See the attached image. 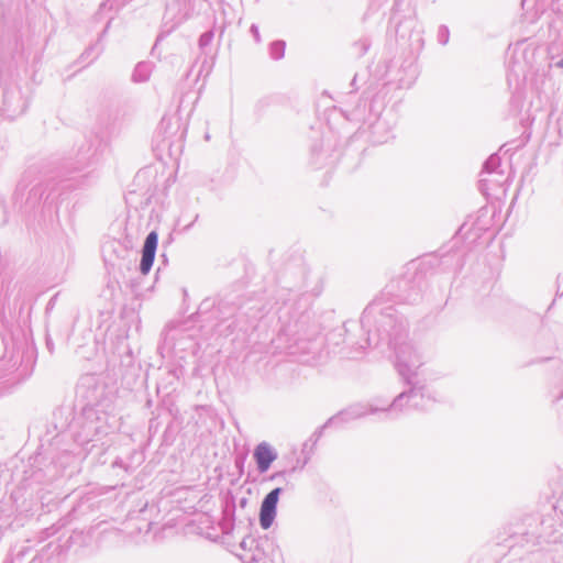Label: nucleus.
Masks as SVG:
<instances>
[{"mask_svg":"<svg viewBox=\"0 0 563 563\" xmlns=\"http://www.w3.org/2000/svg\"><path fill=\"white\" fill-rule=\"evenodd\" d=\"M205 2H209V0H203Z\"/></svg>","mask_w":563,"mask_h":563,"instance_id":"36","label":"nucleus"},{"mask_svg":"<svg viewBox=\"0 0 563 563\" xmlns=\"http://www.w3.org/2000/svg\"><path fill=\"white\" fill-rule=\"evenodd\" d=\"M368 49V44L366 41H363L362 42V49H361V54H364L366 53V51Z\"/></svg>","mask_w":563,"mask_h":563,"instance_id":"29","label":"nucleus"},{"mask_svg":"<svg viewBox=\"0 0 563 563\" xmlns=\"http://www.w3.org/2000/svg\"><path fill=\"white\" fill-rule=\"evenodd\" d=\"M286 43L282 40L274 41L269 44V55L273 59H282L285 55Z\"/></svg>","mask_w":563,"mask_h":563,"instance_id":"17","label":"nucleus"},{"mask_svg":"<svg viewBox=\"0 0 563 563\" xmlns=\"http://www.w3.org/2000/svg\"><path fill=\"white\" fill-rule=\"evenodd\" d=\"M250 32L252 33L255 42L260 43L261 42V35H260L258 26L256 24H252L251 27H250Z\"/></svg>","mask_w":563,"mask_h":563,"instance_id":"21","label":"nucleus"},{"mask_svg":"<svg viewBox=\"0 0 563 563\" xmlns=\"http://www.w3.org/2000/svg\"><path fill=\"white\" fill-rule=\"evenodd\" d=\"M366 103L358 104L346 115L351 121L367 124L374 143L383 144L393 137V130L396 124V115L391 110L385 112L374 111V104H369L368 113L365 114Z\"/></svg>","mask_w":563,"mask_h":563,"instance_id":"4","label":"nucleus"},{"mask_svg":"<svg viewBox=\"0 0 563 563\" xmlns=\"http://www.w3.org/2000/svg\"><path fill=\"white\" fill-rule=\"evenodd\" d=\"M349 324H353V323H352V322H349V323H345V324H344V325H345V332H349V331H350V330H349V328H347V325H349Z\"/></svg>","mask_w":563,"mask_h":563,"instance_id":"31","label":"nucleus"},{"mask_svg":"<svg viewBox=\"0 0 563 563\" xmlns=\"http://www.w3.org/2000/svg\"><path fill=\"white\" fill-rule=\"evenodd\" d=\"M255 545H256V541L251 536L243 538V540L240 543V548L243 551H250V552L253 550V548H255Z\"/></svg>","mask_w":563,"mask_h":563,"instance_id":"20","label":"nucleus"},{"mask_svg":"<svg viewBox=\"0 0 563 563\" xmlns=\"http://www.w3.org/2000/svg\"><path fill=\"white\" fill-rule=\"evenodd\" d=\"M409 386V405L410 410H427L434 399L429 395L424 383L419 378H412L411 382H406Z\"/></svg>","mask_w":563,"mask_h":563,"instance_id":"8","label":"nucleus"},{"mask_svg":"<svg viewBox=\"0 0 563 563\" xmlns=\"http://www.w3.org/2000/svg\"><path fill=\"white\" fill-rule=\"evenodd\" d=\"M157 244H158V234L156 231H151L146 235L144 244H143V249H142L140 272L143 275L148 274L153 266L156 250H157Z\"/></svg>","mask_w":563,"mask_h":563,"instance_id":"12","label":"nucleus"},{"mask_svg":"<svg viewBox=\"0 0 563 563\" xmlns=\"http://www.w3.org/2000/svg\"><path fill=\"white\" fill-rule=\"evenodd\" d=\"M213 37H214L213 30L203 32L200 35L199 41H198L199 48L201 51H205L211 44V42L213 41Z\"/></svg>","mask_w":563,"mask_h":563,"instance_id":"18","label":"nucleus"},{"mask_svg":"<svg viewBox=\"0 0 563 563\" xmlns=\"http://www.w3.org/2000/svg\"><path fill=\"white\" fill-rule=\"evenodd\" d=\"M409 394L408 390H404L397 395L391 402L382 401L380 407H373L372 412H380L384 415V419H396L400 415L410 410Z\"/></svg>","mask_w":563,"mask_h":563,"instance_id":"10","label":"nucleus"},{"mask_svg":"<svg viewBox=\"0 0 563 563\" xmlns=\"http://www.w3.org/2000/svg\"><path fill=\"white\" fill-rule=\"evenodd\" d=\"M488 181H489V179H487V178H482L481 179V183H488Z\"/></svg>","mask_w":563,"mask_h":563,"instance_id":"32","label":"nucleus"},{"mask_svg":"<svg viewBox=\"0 0 563 563\" xmlns=\"http://www.w3.org/2000/svg\"><path fill=\"white\" fill-rule=\"evenodd\" d=\"M556 409L563 411V393L555 400Z\"/></svg>","mask_w":563,"mask_h":563,"instance_id":"25","label":"nucleus"},{"mask_svg":"<svg viewBox=\"0 0 563 563\" xmlns=\"http://www.w3.org/2000/svg\"><path fill=\"white\" fill-rule=\"evenodd\" d=\"M400 282H391L379 296L373 299L364 309L361 317V329L365 338L352 341L357 351L367 347L386 346L395 353V366L405 382L419 377V369L426 363V356L411 341L408 340L407 321L398 314L395 303L410 301V296L395 294ZM401 283H405L404 280Z\"/></svg>","mask_w":563,"mask_h":563,"instance_id":"1","label":"nucleus"},{"mask_svg":"<svg viewBox=\"0 0 563 563\" xmlns=\"http://www.w3.org/2000/svg\"><path fill=\"white\" fill-rule=\"evenodd\" d=\"M285 473H286L285 471L276 472V473H274L273 475H271L269 479L274 481V479H276V478H278V477H280V476H284V475H285Z\"/></svg>","mask_w":563,"mask_h":563,"instance_id":"27","label":"nucleus"},{"mask_svg":"<svg viewBox=\"0 0 563 563\" xmlns=\"http://www.w3.org/2000/svg\"><path fill=\"white\" fill-rule=\"evenodd\" d=\"M525 531H526V530H521V531H516V532H514V534H512L510 538H519V539H520V541H516V542L510 543V547H514V545H516L517 543H521V544H522V541H525L526 543H528V542H527V540L520 536V533H521V532H525Z\"/></svg>","mask_w":563,"mask_h":563,"instance_id":"24","label":"nucleus"},{"mask_svg":"<svg viewBox=\"0 0 563 563\" xmlns=\"http://www.w3.org/2000/svg\"><path fill=\"white\" fill-rule=\"evenodd\" d=\"M551 521V519L528 517L525 523L529 529L525 532H521L520 536L525 538L527 542H531L532 544L539 543L541 541L549 543L556 542L558 538L554 536V531L550 530L552 528Z\"/></svg>","mask_w":563,"mask_h":563,"instance_id":"6","label":"nucleus"},{"mask_svg":"<svg viewBox=\"0 0 563 563\" xmlns=\"http://www.w3.org/2000/svg\"><path fill=\"white\" fill-rule=\"evenodd\" d=\"M282 492L283 488L276 487L271 490L262 500L258 519L260 525L264 530L269 529L276 518L277 504Z\"/></svg>","mask_w":563,"mask_h":563,"instance_id":"11","label":"nucleus"},{"mask_svg":"<svg viewBox=\"0 0 563 563\" xmlns=\"http://www.w3.org/2000/svg\"><path fill=\"white\" fill-rule=\"evenodd\" d=\"M27 107V100L22 95L21 88L16 85L7 87L3 89L2 93V107L1 112L2 114L13 120L16 117L24 113Z\"/></svg>","mask_w":563,"mask_h":563,"instance_id":"7","label":"nucleus"},{"mask_svg":"<svg viewBox=\"0 0 563 563\" xmlns=\"http://www.w3.org/2000/svg\"><path fill=\"white\" fill-rule=\"evenodd\" d=\"M153 70V64L150 62L139 63L132 74V79L135 82H145L148 80Z\"/></svg>","mask_w":563,"mask_h":563,"instance_id":"14","label":"nucleus"},{"mask_svg":"<svg viewBox=\"0 0 563 563\" xmlns=\"http://www.w3.org/2000/svg\"><path fill=\"white\" fill-rule=\"evenodd\" d=\"M92 448H95V444H91L90 448H87V451H90Z\"/></svg>","mask_w":563,"mask_h":563,"instance_id":"35","label":"nucleus"},{"mask_svg":"<svg viewBox=\"0 0 563 563\" xmlns=\"http://www.w3.org/2000/svg\"><path fill=\"white\" fill-rule=\"evenodd\" d=\"M299 308H295V302L289 300L279 308L278 320L280 328L273 343L277 349L287 351L290 354L305 352L307 350L306 342L311 341L318 333L317 327L311 322V318L307 312L309 306L307 299Z\"/></svg>","mask_w":563,"mask_h":563,"instance_id":"3","label":"nucleus"},{"mask_svg":"<svg viewBox=\"0 0 563 563\" xmlns=\"http://www.w3.org/2000/svg\"><path fill=\"white\" fill-rule=\"evenodd\" d=\"M257 471L263 474L268 471L272 463L277 459V452L267 442L256 445L253 453Z\"/></svg>","mask_w":563,"mask_h":563,"instance_id":"13","label":"nucleus"},{"mask_svg":"<svg viewBox=\"0 0 563 563\" xmlns=\"http://www.w3.org/2000/svg\"><path fill=\"white\" fill-rule=\"evenodd\" d=\"M372 103L374 104V111L382 112V111H380V106H377V107H376V102H375V101H372V102H371V104H372Z\"/></svg>","mask_w":563,"mask_h":563,"instance_id":"30","label":"nucleus"},{"mask_svg":"<svg viewBox=\"0 0 563 563\" xmlns=\"http://www.w3.org/2000/svg\"><path fill=\"white\" fill-rule=\"evenodd\" d=\"M172 129H173L172 119L163 118L161 123H159V125H158L157 133L158 134H163V142L167 146H170V144H172L170 141H169V139L173 135Z\"/></svg>","mask_w":563,"mask_h":563,"instance_id":"16","label":"nucleus"},{"mask_svg":"<svg viewBox=\"0 0 563 563\" xmlns=\"http://www.w3.org/2000/svg\"><path fill=\"white\" fill-rule=\"evenodd\" d=\"M373 407H380V400H374L373 402L368 404H354L345 410L339 412L336 416L330 418L325 426L346 423L352 420L363 418L367 415H376L377 412L371 411Z\"/></svg>","mask_w":563,"mask_h":563,"instance_id":"9","label":"nucleus"},{"mask_svg":"<svg viewBox=\"0 0 563 563\" xmlns=\"http://www.w3.org/2000/svg\"><path fill=\"white\" fill-rule=\"evenodd\" d=\"M76 393L85 400L78 420L80 431L76 439L79 443L88 446L92 442L100 441L111 430L109 417L103 410L108 407V399L104 397V387L97 384L93 376L82 377L77 385Z\"/></svg>","mask_w":563,"mask_h":563,"instance_id":"2","label":"nucleus"},{"mask_svg":"<svg viewBox=\"0 0 563 563\" xmlns=\"http://www.w3.org/2000/svg\"><path fill=\"white\" fill-rule=\"evenodd\" d=\"M499 167H500V157L497 154H493L485 161V163L483 165L482 175H484V174L501 175L503 173L498 170Z\"/></svg>","mask_w":563,"mask_h":563,"instance_id":"15","label":"nucleus"},{"mask_svg":"<svg viewBox=\"0 0 563 563\" xmlns=\"http://www.w3.org/2000/svg\"><path fill=\"white\" fill-rule=\"evenodd\" d=\"M437 38L441 45H446L450 38L449 27L445 25H440L438 29Z\"/></svg>","mask_w":563,"mask_h":563,"instance_id":"19","label":"nucleus"},{"mask_svg":"<svg viewBox=\"0 0 563 563\" xmlns=\"http://www.w3.org/2000/svg\"><path fill=\"white\" fill-rule=\"evenodd\" d=\"M390 21L399 41L415 48L422 46V31L419 29L413 11H409L408 14H400L398 11H395Z\"/></svg>","mask_w":563,"mask_h":563,"instance_id":"5","label":"nucleus"},{"mask_svg":"<svg viewBox=\"0 0 563 563\" xmlns=\"http://www.w3.org/2000/svg\"><path fill=\"white\" fill-rule=\"evenodd\" d=\"M189 18L188 11L181 12L176 16V21L174 23V26L181 24Z\"/></svg>","mask_w":563,"mask_h":563,"instance_id":"22","label":"nucleus"},{"mask_svg":"<svg viewBox=\"0 0 563 563\" xmlns=\"http://www.w3.org/2000/svg\"><path fill=\"white\" fill-rule=\"evenodd\" d=\"M108 27H109V23H108V24H107V26L104 27L103 33L108 31Z\"/></svg>","mask_w":563,"mask_h":563,"instance_id":"34","label":"nucleus"},{"mask_svg":"<svg viewBox=\"0 0 563 563\" xmlns=\"http://www.w3.org/2000/svg\"><path fill=\"white\" fill-rule=\"evenodd\" d=\"M411 84H412V80L405 81V80L400 79L398 82V87L399 88H409L411 86Z\"/></svg>","mask_w":563,"mask_h":563,"instance_id":"26","label":"nucleus"},{"mask_svg":"<svg viewBox=\"0 0 563 563\" xmlns=\"http://www.w3.org/2000/svg\"><path fill=\"white\" fill-rule=\"evenodd\" d=\"M552 65L556 68L563 69V57L558 62L553 63Z\"/></svg>","mask_w":563,"mask_h":563,"instance_id":"28","label":"nucleus"},{"mask_svg":"<svg viewBox=\"0 0 563 563\" xmlns=\"http://www.w3.org/2000/svg\"><path fill=\"white\" fill-rule=\"evenodd\" d=\"M355 81H356V76H354V78H353V80H352V82H351V84H352V86H354V85H355Z\"/></svg>","mask_w":563,"mask_h":563,"instance_id":"33","label":"nucleus"},{"mask_svg":"<svg viewBox=\"0 0 563 563\" xmlns=\"http://www.w3.org/2000/svg\"><path fill=\"white\" fill-rule=\"evenodd\" d=\"M525 531H526V530H521V531H516V532H514V534H512L510 538H519V539H520V541H516V542L510 543V547H514V545H516L517 543H521V544H522V541H525L526 543H528V542H527V540L520 536V533H521V532H525Z\"/></svg>","mask_w":563,"mask_h":563,"instance_id":"23","label":"nucleus"}]
</instances>
